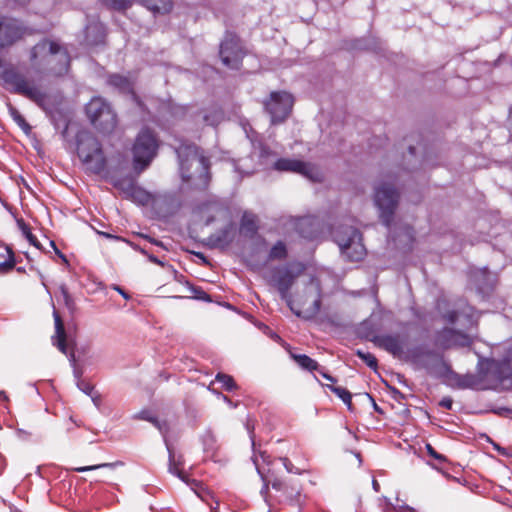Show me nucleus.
Instances as JSON below:
<instances>
[{
	"instance_id": "nucleus-1",
	"label": "nucleus",
	"mask_w": 512,
	"mask_h": 512,
	"mask_svg": "<svg viewBox=\"0 0 512 512\" xmlns=\"http://www.w3.org/2000/svg\"><path fill=\"white\" fill-rule=\"evenodd\" d=\"M304 269L305 266L301 262L277 265L270 267L264 273L263 278L267 284L277 289L281 299L285 301L293 314L305 320H311L316 317L321 308L322 289L320 282L312 278L306 286V294L312 301V305L309 307H306L305 303H301L302 308H296L290 293L292 286Z\"/></svg>"
},
{
	"instance_id": "nucleus-2",
	"label": "nucleus",
	"mask_w": 512,
	"mask_h": 512,
	"mask_svg": "<svg viewBox=\"0 0 512 512\" xmlns=\"http://www.w3.org/2000/svg\"><path fill=\"white\" fill-rule=\"evenodd\" d=\"M175 152L179 160V170L182 180L188 182L194 177L199 178L203 185L209 180V160L193 143L179 140L175 146Z\"/></svg>"
},
{
	"instance_id": "nucleus-3",
	"label": "nucleus",
	"mask_w": 512,
	"mask_h": 512,
	"mask_svg": "<svg viewBox=\"0 0 512 512\" xmlns=\"http://www.w3.org/2000/svg\"><path fill=\"white\" fill-rule=\"evenodd\" d=\"M77 154L86 171L100 174L106 168V158L98 139L89 131H79L76 136Z\"/></svg>"
},
{
	"instance_id": "nucleus-4",
	"label": "nucleus",
	"mask_w": 512,
	"mask_h": 512,
	"mask_svg": "<svg viewBox=\"0 0 512 512\" xmlns=\"http://www.w3.org/2000/svg\"><path fill=\"white\" fill-rule=\"evenodd\" d=\"M1 79L10 92L22 95L38 106L44 107L47 98L46 93L16 67L12 65L5 67L1 73Z\"/></svg>"
},
{
	"instance_id": "nucleus-5",
	"label": "nucleus",
	"mask_w": 512,
	"mask_h": 512,
	"mask_svg": "<svg viewBox=\"0 0 512 512\" xmlns=\"http://www.w3.org/2000/svg\"><path fill=\"white\" fill-rule=\"evenodd\" d=\"M332 236L340 248L341 255L348 261L357 262L363 259L366 249L358 229L352 226H339L332 231Z\"/></svg>"
},
{
	"instance_id": "nucleus-6",
	"label": "nucleus",
	"mask_w": 512,
	"mask_h": 512,
	"mask_svg": "<svg viewBox=\"0 0 512 512\" xmlns=\"http://www.w3.org/2000/svg\"><path fill=\"white\" fill-rule=\"evenodd\" d=\"M57 56L58 67H51L50 72L56 76H61L68 71L69 55L57 42L43 40L36 44L30 54L32 62H36L38 57H43L48 65H51Z\"/></svg>"
},
{
	"instance_id": "nucleus-7",
	"label": "nucleus",
	"mask_w": 512,
	"mask_h": 512,
	"mask_svg": "<svg viewBox=\"0 0 512 512\" xmlns=\"http://www.w3.org/2000/svg\"><path fill=\"white\" fill-rule=\"evenodd\" d=\"M157 151L156 135L149 129H142L132 147L134 170L137 173L144 171L157 155Z\"/></svg>"
},
{
	"instance_id": "nucleus-8",
	"label": "nucleus",
	"mask_w": 512,
	"mask_h": 512,
	"mask_svg": "<svg viewBox=\"0 0 512 512\" xmlns=\"http://www.w3.org/2000/svg\"><path fill=\"white\" fill-rule=\"evenodd\" d=\"M85 110L90 122L102 133H110L116 127V114L103 98H92Z\"/></svg>"
},
{
	"instance_id": "nucleus-9",
	"label": "nucleus",
	"mask_w": 512,
	"mask_h": 512,
	"mask_svg": "<svg viewBox=\"0 0 512 512\" xmlns=\"http://www.w3.org/2000/svg\"><path fill=\"white\" fill-rule=\"evenodd\" d=\"M399 193L390 183H381L375 187L374 202L379 209V217L382 223L389 229L391 234V224L395 209L398 204Z\"/></svg>"
},
{
	"instance_id": "nucleus-10",
	"label": "nucleus",
	"mask_w": 512,
	"mask_h": 512,
	"mask_svg": "<svg viewBox=\"0 0 512 512\" xmlns=\"http://www.w3.org/2000/svg\"><path fill=\"white\" fill-rule=\"evenodd\" d=\"M293 104V96L285 91L271 92L269 98L263 102L264 109L270 115L273 125L282 123L289 116Z\"/></svg>"
},
{
	"instance_id": "nucleus-11",
	"label": "nucleus",
	"mask_w": 512,
	"mask_h": 512,
	"mask_svg": "<svg viewBox=\"0 0 512 512\" xmlns=\"http://www.w3.org/2000/svg\"><path fill=\"white\" fill-rule=\"evenodd\" d=\"M138 419H142L145 421H148L152 423L161 433L164 439L165 446L168 451V457H169V465L168 470L171 474L176 475L179 479H181L185 483H189L187 475L181 469L179 468V465L181 464L180 461H176L175 454L171 448V445L168 442L167 439V433L169 430L168 424L166 421L159 420L155 415H153L150 411L143 410L140 411L136 416Z\"/></svg>"
},
{
	"instance_id": "nucleus-12",
	"label": "nucleus",
	"mask_w": 512,
	"mask_h": 512,
	"mask_svg": "<svg viewBox=\"0 0 512 512\" xmlns=\"http://www.w3.org/2000/svg\"><path fill=\"white\" fill-rule=\"evenodd\" d=\"M220 57L222 63L230 69H239L244 51L237 35L227 33L220 44Z\"/></svg>"
},
{
	"instance_id": "nucleus-13",
	"label": "nucleus",
	"mask_w": 512,
	"mask_h": 512,
	"mask_svg": "<svg viewBox=\"0 0 512 512\" xmlns=\"http://www.w3.org/2000/svg\"><path fill=\"white\" fill-rule=\"evenodd\" d=\"M273 168L280 172L300 174L313 182L321 180L319 169L315 165L301 160L280 158L274 162Z\"/></svg>"
},
{
	"instance_id": "nucleus-14",
	"label": "nucleus",
	"mask_w": 512,
	"mask_h": 512,
	"mask_svg": "<svg viewBox=\"0 0 512 512\" xmlns=\"http://www.w3.org/2000/svg\"><path fill=\"white\" fill-rule=\"evenodd\" d=\"M472 344V337L459 330L444 328L437 332L435 345L443 349L452 347H467Z\"/></svg>"
},
{
	"instance_id": "nucleus-15",
	"label": "nucleus",
	"mask_w": 512,
	"mask_h": 512,
	"mask_svg": "<svg viewBox=\"0 0 512 512\" xmlns=\"http://www.w3.org/2000/svg\"><path fill=\"white\" fill-rule=\"evenodd\" d=\"M371 341L394 357L400 358L404 354V339L399 334L375 335L371 338Z\"/></svg>"
},
{
	"instance_id": "nucleus-16",
	"label": "nucleus",
	"mask_w": 512,
	"mask_h": 512,
	"mask_svg": "<svg viewBox=\"0 0 512 512\" xmlns=\"http://www.w3.org/2000/svg\"><path fill=\"white\" fill-rule=\"evenodd\" d=\"M442 316L450 324H454L463 318L465 321L464 327L470 328L475 325L473 308L463 301H460L455 309L444 313Z\"/></svg>"
},
{
	"instance_id": "nucleus-17",
	"label": "nucleus",
	"mask_w": 512,
	"mask_h": 512,
	"mask_svg": "<svg viewBox=\"0 0 512 512\" xmlns=\"http://www.w3.org/2000/svg\"><path fill=\"white\" fill-rule=\"evenodd\" d=\"M295 228L301 237L309 240L317 239L321 233L320 221L314 216L298 218Z\"/></svg>"
},
{
	"instance_id": "nucleus-18",
	"label": "nucleus",
	"mask_w": 512,
	"mask_h": 512,
	"mask_svg": "<svg viewBox=\"0 0 512 512\" xmlns=\"http://www.w3.org/2000/svg\"><path fill=\"white\" fill-rule=\"evenodd\" d=\"M250 438L252 441V446L255 447V441H254V436H253L252 432H250ZM260 459H261L262 463H264V464H267V465L271 464L270 455H268L265 451H259L257 453L255 451V448H253L252 461L256 467L258 474L260 475V477L263 481V487L260 492L262 495H266L268 493L270 481L267 480V476L261 467Z\"/></svg>"
},
{
	"instance_id": "nucleus-19",
	"label": "nucleus",
	"mask_w": 512,
	"mask_h": 512,
	"mask_svg": "<svg viewBox=\"0 0 512 512\" xmlns=\"http://www.w3.org/2000/svg\"><path fill=\"white\" fill-rule=\"evenodd\" d=\"M54 321H55V336L53 339V344L57 346V348L65 355H68V347L66 344V333L64 329L63 322L59 314L54 311L53 313Z\"/></svg>"
},
{
	"instance_id": "nucleus-20",
	"label": "nucleus",
	"mask_w": 512,
	"mask_h": 512,
	"mask_svg": "<svg viewBox=\"0 0 512 512\" xmlns=\"http://www.w3.org/2000/svg\"><path fill=\"white\" fill-rule=\"evenodd\" d=\"M221 209V204L218 200H209L197 206L196 212L205 219V224L209 225L215 219V213Z\"/></svg>"
},
{
	"instance_id": "nucleus-21",
	"label": "nucleus",
	"mask_w": 512,
	"mask_h": 512,
	"mask_svg": "<svg viewBox=\"0 0 512 512\" xmlns=\"http://www.w3.org/2000/svg\"><path fill=\"white\" fill-rule=\"evenodd\" d=\"M86 41L91 45H98L103 42L105 28L102 23L95 22L86 26Z\"/></svg>"
},
{
	"instance_id": "nucleus-22",
	"label": "nucleus",
	"mask_w": 512,
	"mask_h": 512,
	"mask_svg": "<svg viewBox=\"0 0 512 512\" xmlns=\"http://www.w3.org/2000/svg\"><path fill=\"white\" fill-rule=\"evenodd\" d=\"M107 83L124 94H133V82L120 74H112L108 77Z\"/></svg>"
},
{
	"instance_id": "nucleus-23",
	"label": "nucleus",
	"mask_w": 512,
	"mask_h": 512,
	"mask_svg": "<svg viewBox=\"0 0 512 512\" xmlns=\"http://www.w3.org/2000/svg\"><path fill=\"white\" fill-rule=\"evenodd\" d=\"M256 216L249 212H244L240 222V232L246 236L253 237L257 232Z\"/></svg>"
},
{
	"instance_id": "nucleus-24",
	"label": "nucleus",
	"mask_w": 512,
	"mask_h": 512,
	"mask_svg": "<svg viewBox=\"0 0 512 512\" xmlns=\"http://www.w3.org/2000/svg\"><path fill=\"white\" fill-rule=\"evenodd\" d=\"M15 266L12 250L0 244V272L11 270Z\"/></svg>"
},
{
	"instance_id": "nucleus-25",
	"label": "nucleus",
	"mask_w": 512,
	"mask_h": 512,
	"mask_svg": "<svg viewBox=\"0 0 512 512\" xmlns=\"http://www.w3.org/2000/svg\"><path fill=\"white\" fill-rule=\"evenodd\" d=\"M233 227L232 225L226 226L211 236V240L219 246H227L233 241Z\"/></svg>"
},
{
	"instance_id": "nucleus-26",
	"label": "nucleus",
	"mask_w": 512,
	"mask_h": 512,
	"mask_svg": "<svg viewBox=\"0 0 512 512\" xmlns=\"http://www.w3.org/2000/svg\"><path fill=\"white\" fill-rule=\"evenodd\" d=\"M112 184L116 189L121 191V193L123 194V196L125 198H127L129 193L132 191V189L136 185V182L134 181L133 178L123 177V178L113 179Z\"/></svg>"
},
{
	"instance_id": "nucleus-27",
	"label": "nucleus",
	"mask_w": 512,
	"mask_h": 512,
	"mask_svg": "<svg viewBox=\"0 0 512 512\" xmlns=\"http://www.w3.org/2000/svg\"><path fill=\"white\" fill-rule=\"evenodd\" d=\"M127 199H131L139 204L145 205L150 202L151 194L136 184L127 196Z\"/></svg>"
},
{
	"instance_id": "nucleus-28",
	"label": "nucleus",
	"mask_w": 512,
	"mask_h": 512,
	"mask_svg": "<svg viewBox=\"0 0 512 512\" xmlns=\"http://www.w3.org/2000/svg\"><path fill=\"white\" fill-rule=\"evenodd\" d=\"M292 358L304 370L314 371L318 370L319 364L314 359L305 354H292Z\"/></svg>"
},
{
	"instance_id": "nucleus-29",
	"label": "nucleus",
	"mask_w": 512,
	"mask_h": 512,
	"mask_svg": "<svg viewBox=\"0 0 512 512\" xmlns=\"http://www.w3.org/2000/svg\"><path fill=\"white\" fill-rule=\"evenodd\" d=\"M243 129L246 133L247 138L251 141L254 149L258 146L260 151V156L263 157L268 154L267 148L262 144L261 141H258L255 136L256 132L252 129V127L247 123L243 125Z\"/></svg>"
},
{
	"instance_id": "nucleus-30",
	"label": "nucleus",
	"mask_w": 512,
	"mask_h": 512,
	"mask_svg": "<svg viewBox=\"0 0 512 512\" xmlns=\"http://www.w3.org/2000/svg\"><path fill=\"white\" fill-rule=\"evenodd\" d=\"M287 248L283 241H277L269 251L270 260H284L287 257Z\"/></svg>"
},
{
	"instance_id": "nucleus-31",
	"label": "nucleus",
	"mask_w": 512,
	"mask_h": 512,
	"mask_svg": "<svg viewBox=\"0 0 512 512\" xmlns=\"http://www.w3.org/2000/svg\"><path fill=\"white\" fill-rule=\"evenodd\" d=\"M223 118V113L219 109H211L202 115L203 122L208 126H217Z\"/></svg>"
},
{
	"instance_id": "nucleus-32",
	"label": "nucleus",
	"mask_w": 512,
	"mask_h": 512,
	"mask_svg": "<svg viewBox=\"0 0 512 512\" xmlns=\"http://www.w3.org/2000/svg\"><path fill=\"white\" fill-rule=\"evenodd\" d=\"M17 226L31 245L35 246L36 248L40 247V243L36 236L31 232L30 226L26 224L23 219H17Z\"/></svg>"
},
{
	"instance_id": "nucleus-33",
	"label": "nucleus",
	"mask_w": 512,
	"mask_h": 512,
	"mask_svg": "<svg viewBox=\"0 0 512 512\" xmlns=\"http://www.w3.org/2000/svg\"><path fill=\"white\" fill-rule=\"evenodd\" d=\"M431 355L432 352L422 345L416 346L407 352V357L414 362H419L422 360V358L430 357Z\"/></svg>"
},
{
	"instance_id": "nucleus-34",
	"label": "nucleus",
	"mask_w": 512,
	"mask_h": 512,
	"mask_svg": "<svg viewBox=\"0 0 512 512\" xmlns=\"http://www.w3.org/2000/svg\"><path fill=\"white\" fill-rule=\"evenodd\" d=\"M461 387L470 388L476 390L485 389V386L482 384L480 378L476 375H466L462 378L460 382Z\"/></svg>"
},
{
	"instance_id": "nucleus-35",
	"label": "nucleus",
	"mask_w": 512,
	"mask_h": 512,
	"mask_svg": "<svg viewBox=\"0 0 512 512\" xmlns=\"http://www.w3.org/2000/svg\"><path fill=\"white\" fill-rule=\"evenodd\" d=\"M9 112L13 120L17 123V125L27 134L30 132L31 127L26 122L25 118L21 115V113L15 108L10 106Z\"/></svg>"
},
{
	"instance_id": "nucleus-36",
	"label": "nucleus",
	"mask_w": 512,
	"mask_h": 512,
	"mask_svg": "<svg viewBox=\"0 0 512 512\" xmlns=\"http://www.w3.org/2000/svg\"><path fill=\"white\" fill-rule=\"evenodd\" d=\"M328 388L334 394H336L348 406V408H351V406H352V395H351V393L347 389H345L343 387L331 386V385H328Z\"/></svg>"
},
{
	"instance_id": "nucleus-37",
	"label": "nucleus",
	"mask_w": 512,
	"mask_h": 512,
	"mask_svg": "<svg viewBox=\"0 0 512 512\" xmlns=\"http://www.w3.org/2000/svg\"><path fill=\"white\" fill-rule=\"evenodd\" d=\"M215 380L219 382L222 385V387L227 391H232L237 387L232 376L228 374L218 373L215 377Z\"/></svg>"
},
{
	"instance_id": "nucleus-38",
	"label": "nucleus",
	"mask_w": 512,
	"mask_h": 512,
	"mask_svg": "<svg viewBox=\"0 0 512 512\" xmlns=\"http://www.w3.org/2000/svg\"><path fill=\"white\" fill-rule=\"evenodd\" d=\"M356 355L364 361L368 367H370L373 370L377 369L378 363L376 357L371 354L370 352H364L360 349L356 351Z\"/></svg>"
},
{
	"instance_id": "nucleus-39",
	"label": "nucleus",
	"mask_w": 512,
	"mask_h": 512,
	"mask_svg": "<svg viewBox=\"0 0 512 512\" xmlns=\"http://www.w3.org/2000/svg\"><path fill=\"white\" fill-rule=\"evenodd\" d=\"M77 387L86 395L90 396L93 400V402L97 405V397L93 396L94 387L85 380L78 379L77 381Z\"/></svg>"
},
{
	"instance_id": "nucleus-40",
	"label": "nucleus",
	"mask_w": 512,
	"mask_h": 512,
	"mask_svg": "<svg viewBox=\"0 0 512 512\" xmlns=\"http://www.w3.org/2000/svg\"><path fill=\"white\" fill-rule=\"evenodd\" d=\"M280 460L282 461L283 466L288 473L301 475L306 471L305 468H299V467L294 466L292 464V462L287 457H282V458H280Z\"/></svg>"
},
{
	"instance_id": "nucleus-41",
	"label": "nucleus",
	"mask_w": 512,
	"mask_h": 512,
	"mask_svg": "<svg viewBox=\"0 0 512 512\" xmlns=\"http://www.w3.org/2000/svg\"><path fill=\"white\" fill-rule=\"evenodd\" d=\"M301 303H305V306L306 307H309L312 305V301H311V298H309L306 294V287L304 288L303 290V294L299 295L297 297V299L294 300V304H295V307L296 308H302V306H300Z\"/></svg>"
},
{
	"instance_id": "nucleus-42",
	"label": "nucleus",
	"mask_w": 512,
	"mask_h": 512,
	"mask_svg": "<svg viewBox=\"0 0 512 512\" xmlns=\"http://www.w3.org/2000/svg\"><path fill=\"white\" fill-rule=\"evenodd\" d=\"M113 466H114L113 463H103V464H98V465L78 467V468H75V471L86 472V471H92V470H96V469L103 468V467H113Z\"/></svg>"
},
{
	"instance_id": "nucleus-43",
	"label": "nucleus",
	"mask_w": 512,
	"mask_h": 512,
	"mask_svg": "<svg viewBox=\"0 0 512 512\" xmlns=\"http://www.w3.org/2000/svg\"><path fill=\"white\" fill-rule=\"evenodd\" d=\"M426 450H427V453L431 457H433V458H435V459H437L439 461H444L445 460V457L443 455L439 454L438 452H436L431 444H426Z\"/></svg>"
},
{
	"instance_id": "nucleus-44",
	"label": "nucleus",
	"mask_w": 512,
	"mask_h": 512,
	"mask_svg": "<svg viewBox=\"0 0 512 512\" xmlns=\"http://www.w3.org/2000/svg\"><path fill=\"white\" fill-rule=\"evenodd\" d=\"M503 365L508 366L512 370V345L507 350L506 356L503 360Z\"/></svg>"
},
{
	"instance_id": "nucleus-45",
	"label": "nucleus",
	"mask_w": 512,
	"mask_h": 512,
	"mask_svg": "<svg viewBox=\"0 0 512 512\" xmlns=\"http://www.w3.org/2000/svg\"><path fill=\"white\" fill-rule=\"evenodd\" d=\"M317 371H318V372L320 373V375H322V377H323V378H325L326 380H328V381H330V382H332V383L336 382V379H335L333 376H331L330 374H328V373H327V372H326L322 367H320V366H319Z\"/></svg>"
},
{
	"instance_id": "nucleus-46",
	"label": "nucleus",
	"mask_w": 512,
	"mask_h": 512,
	"mask_svg": "<svg viewBox=\"0 0 512 512\" xmlns=\"http://www.w3.org/2000/svg\"><path fill=\"white\" fill-rule=\"evenodd\" d=\"M440 406L450 410L452 408V405H453V400L449 397H445L443 398L441 401H440Z\"/></svg>"
},
{
	"instance_id": "nucleus-47",
	"label": "nucleus",
	"mask_w": 512,
	"mask_h": 512,
	"mask_svg": "<svg viewBox=\"0 0 512 512\" xmlns=\"http://www.w3.org/2000/svg\"><path fill=\"white\" fill-rule=\"evenodd\" d=\"M271 485L273 489L280 491L282 490L284 483L282 480L276 478L273 481H271Z\"/></svg>"
},
{
	"instance_id": "nucleus-48",
	"label": "nucleus",
	"mask_w": 512,
	"mask_h": 512,
	"mask_svg": "<svg viewBox=\"0 0 512 512\" xmlns=\"http://www.w3.org/2000/svg\"><path fill=\"white\" fill-rule=\"evenodd\" d=\"M113 289L122 295L123 298L127 300L130 298V296L120 286L114 285Z\"/></svg>"
},
{
	"instance_id": "nucleus-49",
	"label": "nucleus",
	"mask_w": 512,
	"mask_h": 512,
	"mask_svg": "<svg viewBox=\"0 0 512 512\" xmlns=\"http://www.w3.org/2000/svg\"><path fill=\"white\" fill-rule=\"evenodd\" d=\"M51 245L54 247V249H55L56 253H57V254H58V255L63 259V261H65V262H66L67 260H66L65 255H63V254H62V253H61V252L56 248L55 243H54L53 241L51 242Z\"/></svg>"
},
{
	"instance_id": "nucleus-50",
	"label": "nucleus",
	"mask_w": 512,
	"mask_h": 512,
	"mask_svg": "<svg viewBox=\"0 0 512 512\" xmlns=\"http://www.w3.org/2000/svg\"><path fill=\"white\" fill-rule=\"evenodd\" d=\"M149 260L153 263H156V264H159V265H163V263L155 256L153 255H150L149 256Z\"/></svg>"
},
{
	"instance_id": "nucleus-51",
	"label": "nucleus",
	"mask_w": 512,
	"mask_h": 512,
	"mask_svg": "<svg viewBox=\"0 0 512 512\" xmlns=\"http://www.w3.org/2000/svg\"><path fill=\"white\" fill-rule=\"evenodd\" d=\"M222 397H223V400H224L226 403H228V405H230L231 407H236V405H234V404L232 403V401H231L227 396H224V395H223Z\"/></svg>"
},
{
	"instance_id": "nucleus-52",
	"label": "nucleus",
	"mask_w": 512,
	"mask_h": 512,
	"mask_svg": "<svg viewBox=\"0 0 512 512\" xmlns=\"http://www.w3.org/2000/svg\"><path fill=\"white\" fill-rule=\"evenodd\" d=\"M222 397H223V400H224L226 403H228V405H230L231 407H236V405H234V404L232 403V401H231L227 396H224V395H223Z\"/></svg>"
},
{
	"instance_id": "nucleus-53",
	"label": "nucleus",
	"mask_w": 512,
	"mask_h": 512,
	"mask_svg": "<svg viewBox=\"0 0 512 512\" xmlns=\"http://www.w3.org/2000/svg\"><path fill=\"white\" fill-rule=\"evenodd\" d=\"M372 485L375 491H379L380 485L375 479L372 481Z\"/></svg>"
},
{
	"instance_id": "nucleus-54",
	"label": "nucleus",
	"mask_w": 512,
	"mask_h": 512,
	"mask_svg": "<svg viewBox=\"0 0 512 512\" xmlns=\"http://www.w3.org/2000/svg\"><path fill=\"white\" fill-rule=\"evenodd\" d=\"M195 255H196L197 257H199V259H201L202 261L206 262V258H205V256H204V254H203V253L198 252V253H196Z\"/></svg>"
},
{
	"instance_id": "nucleus-55",
	"label": "nucleus",
	"mask_w": 512,
	"mask_h": 512,
	"mask_svg": "<svg viewBox=\"0 0 512 512\" xmlns=\"http://www.w3.org/2000/svg\"><path fill=\"white\" fill-rule=\"evenodd\" d=\"M477 288H478V290H479L480 292H485L486 290L491 289V288H492V286H490V287L486 288V287H483V286H481V285H478V287H477Z\"/></svg>"
},
{
	"instance_id": "nucleus-56",
	"label": "nucleus",
	"mask_w": 512,
	"mask_h": 512,
	"mask_svg": "<svg viewBox=\"0 0 512 512\" xmlns=\"http://www.w3.org/2000/svg\"><path fill=\"white\" fill-rule=\"evenodd\" d=\"M14 1L20 5H26L29 2V0H14Z\"/></svg>"
},
{
	"instance_id": "nucleus-57",
	"label": "nucleus",
	"mask_w": 512,
	"mask_h": 512,
	"mask_svg": "<svg viewBox=\"0 0 512 512\" xmlns=\"http://www.w3.org/2000/svg\"><path fill=\"white\" fill-rule=\"evenodd\" d=\"M69 360H70L72 363H75V355H74V353H70V355H69Z\"/></svg>"
},
{
	"instance_id": "nucleus-58",
	"label": "nucleus",
	"mask_w": 512,
	"mask_h": 512,
	"mask_svg": "<svg viewBox=\"0 0 512 512\" xmlns=\"http://www.w3.org/2000/svg\"><path fill=\"white\" fill-rule=\"evenodd\" d=\"M104 236H106L107 238H115V236L111 235V234H108V233H102ZM116 239H118V237H116Z\"/></svg>"
},
{
	"instance_id": "nucleus-59",
	"label": "nucleus",
	"mask_w": 512,
	"mask_h": 512,
	"mask_svg": "<svg viewBox=\"0 0 512 512\" xmlns=\"http://www.w3.org/2000/svg\"><path fill=\"white\" fill-rule=\"evenodd\" d=\"M409 152H410V154H414L415 153V148L413 146H410L409 147Z\"/></svg>"
},
{
	"instance_id": "nucleus-60",
	"label": "nucleus",
	"mask_w": 512,
	"mask_h": 512,
	"mask_svg": "<svg viewBox=\"0 0 512 512\" xmlns=\"http://www.w3.org/2000/svg\"><path fill=\"white\" fill-rule=\"evenodd\" d=\"M405 512H415L414 509L410 508V507H406L405 508Z\"/></svg>"
},
{
	"instance_id": "nucleus-61",
	"label": "nucleus",
	"mask_w": 512,
	"mask_h": 512,
	"mask_svg": "<svg viewBox=\"0 0 512 512\" xmlns=\"http://www.w3.org/2000/svg\"><path fill=\"white\" fill-rule=\"evenodd\" d=\"M406 233H407L408 236H410L411 235V228L407 227L406 228Z\"/></svg>"
},
{
	"instance_id": "nucleus-62",
	"label": "nucleus",
	"mask_w": 512,
	"mask_h": 512,
	"mask_svg": "<svg viewBox=\"0 0 512 512\" xmlns=\"http://www.w3.org/2000/svg\"><path fill=\"white\" fill-rule=\"evenodd\" d=\"M509 121L512 122V108L510 109V112H509Z\"/></svg>"
},
{
	"instance_id": "nucleus-63",
	"label": "nucleus",
	"mask_w": 512,
	"mask_h": 512,
	"mask_svg": "<svg viewBox=\"0 0 512 512\" xmlns=\"http://www.w3.org/2000/svg\"><path fill=\"white\" fill-rule=\"evenodd\" d=\"M0 396H3L4 398H6V395L4 392H0Z\"/></svg>"
}]
</instances>
